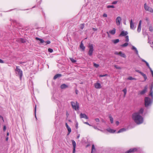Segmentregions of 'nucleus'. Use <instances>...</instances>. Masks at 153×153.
Masks as SVG:
<instances>
[{
  "label": "nucleus",
  "mask_w": 153,
  "mask_h": 153,
  "mask_svg": "<svg viewBox=\"0 0 153 153\" xmlns=\"http://www.w3.org/2000/svg\"><path fill=\"white\" fill-rule=\"evenodd\" d=\"M71 104L74 110L76 111L77 110H78L79 109V104L77 101H76V102L72 101L71 102Z\"/></svg>",
  "instance_id": "3"
},
{
  "label": "nucleus",
  "mask_w": 153,
  "mask_h": 153,
  "mask_svg": "<svg viewBox=\"0 0 153 153\" xmlns=\"http://www.w3.org/2000/svg\"><path fill=\"white\" fill-rule=\"evenodd\" d=\"M126 38V40L125 41L128 42L129 41V38H128V35H127L125 37Z\"/></svg>",
  "instance_id": "35"
},
{
  "label": "nucleus",
  "mask_w": 153,
  "mask_h": 153,
  "mask_svg": "<svg viewBox=\"0 0 153 153\" xmlns=\"http://www.w3.org/2000/svg\"><path fill=\"white\" fill-rule=\"evenodd\" d=\"M149 30L151 32L153 31V27H152V26L151 25L149 26Z\"/></svg>",
  "instance_id": "34"
},
{
  "label": "nucleus",
  "mask_w": 153,
  "mask_h": 153,
  "mask_svg": "<svg viewBox=\"0 0 153 153\" xmlns=\"http://www.w3.org/2000/svg\"><path fill=\"white\" fill-rule=\"evenodd\" d=\"M117 1H114L112 3V4H116L117 3Z\"/></svg>",
  "instance_id": "49"
},
{
  "label": "nucleus",
  "mask_w": 153,
  "mask_h": 153,
  "mask_svg": "<svg viewBox=\"0 0 153 153\" xmlns=\"http://www.w3.org/2000/svg\"><path fill=\"white\" fill-rule=\"evenodd\" d=\"M142 21L141 20H140L139 22V24L138 26L137 29V31L138 32H140L141 31V24Z\"/></svg>",
  "instance_id": "17"
},
{
  "label": "nucleus",
  "mask_w": 153,
  "mask_h": 153,
  "mask_svg": "<svg viewBox=\"0 0 153 153\" xmlns=\"http://www.w3.org/2000/svg\"><path fill=\"white\" fill-rule=\"evenodd\" d=\"M114 67L117 69H121V68L120 67L117 66V65H114Z\"/></svg>",
  "instance_id": "36"
},
{
  "label": "nucleus",
  "mask_w": 153,
  "mask_h": 153,
  "mask_svg": "<svg viewBox=\"0 0 153 153\" xmlns=\"http://www.w3.org/2000/svg\"><path fill=\"white\" fill-rule=\"evenodd\" d=\"M80 117L81 118H84L86 119H88V117L85 114L81 113Z\"/></svg>",
  "instance_id": "15"
},
{
  "label": "nucleus",
  "mask_w": 153,
  "mask_h": 153,
  "mask_svg": "<svg viewBox=\"0 0 153 153\" xmlns=\"http://www.w3.org/2000/svg\"><path fill=\"white\" fill-rule=\"evenodd\" d=\"M95 120L96 122H99L100 121V120L99 118H96Z\"/></svg>",
  "instance_id": "51"
},
{
  "label": "nucleus",
  "mask_w": 153,
  "mask_h": 153,
  "mask_svg": "<svg viewBox=\"0 0 153 153\" xmlns=\"http://www.w3.org/2000/svg\"><path fill=\"white\" fill-rule=\"evenodd\" d=\"M65 126H66V127L67 128H69V127H69V126H68V124H67V123H65Z\"/></svg>",
  "instance_id": "58"
},
{
  "label": "nucleus",
  "mask_w": 153,
  "mask_h": 153,
  "mask_svg": "<svg viewBox=\"0 0 153 153\" xmlns=\"http://www.w3.org/2000/svg\"><path fill=\"white\" fill-rule=\"evenodd\" d=\"M119 42V39H114L112 40V42L114 44H116Z\"/></svg>",
  "instance_id": "31"
},
{
  "label": "nucleus",
  "mask_w": 153,
  "mask_h": 153,
  "mask_svg": "<svg viewBox=\"0 0 153 153\" xmlns=\"http://www.w3.org/2000/svg\"><path fill=\"white\" fill-rule=\"evenodd\" d=\"M85 26V24L83 23L80 24V29L82 30L84 28Z\"/></svg>",
  "instance_id": "33"
},
{
  "label": "nucleus",
  "mask_w": 153,
  "mask_h": 153,
  "mask_svg": "<svg viewBox=\"0 0 153 153\" xmlns=\"http://www.w3.org/2000/svg\"><path fill=\"white\" fill-rule=\"evenodd\" d=\"M94 66L96 68H97L99 66V65L95 63H94Z\"/></svg>",
  "instance_id": "40"
},
{
  "label": "nucleus",
  "mask_w": 153,
  "mask_h": 153,
  "mask_svg": "<svg viewBox=\"0 0 153 153\" xmlns=\"http://www.w3.org/2000/svg\"><path fill=\"white\" fill-rule=\"evenodd\" d=\"M153 82L152 83L151 86L150 87V88H151V89H153Z\"/></svg>",
  "instance_id": "57"
},
{
  "label": "nucleus",
  "mask_w": 153,
  "mask_h": 153,
  "mask_svg": "<svg viewBox=\"0 0 153 153\" xmlns=\"http://www.w3.org/2000/svg\"><path fill=\"white\" fill-rule=\"evenodd\" d=\"M133 77L131 76H130L128 78V79L129 80H132Z\"/></svg>",
  "instance_id": "48"
},
{
  "label": "nucleus",
  "mask_w": 153,
  "mask_h": 153,
  "mask_svg": "<svg viewBox=\"0 0 153 153\" xmlns=\"http://www.w3.org/2000/svg\"><path fill=\"white\" fill-rule=\"evenodd\" d=\"M60 87L62 89H64L68 88V86L65 84H62L61 85Z\"/></svg>",
  "instance_id": "26"
},
{
  "label": "nucleus",
  "mask_w": 153,
  "mask_h": 153,
  "mask_svg": "<svg viewBox=\"0 0 153 153\" xmlns=\"http://www.w3.org/2000/svg\"><path fill=\"white\" fill-rule=\"evenodd\" d=\"M68 131V134H69L71 132V129L70 127H69L67 128Z\"/></svg>",
  "instance_id": "38"
},
{
  "label": "nucleus",
  "mask_w": 153,
  "mask_h": 153,
  "mask_svg": "<svg viewBox=\"0 0 153 153\" xmlns=\"http://www.w3.org/2000/svg\"><path fill=\"white\" fill-rule=\"evenodd\" d=\"M93 127L95 129H97L98 130H99V129H98V128H97V126H93Z\"/></svg>",
  "instance_id": "55"
},
{
  "label": "nucleus",
  "mask_w": 153,
  "mask_h": 153,
  "mask_svg": "<svg viewBox=\"0 0 153 153\" xmlns=\"http://www.w3.org/2000/svg\"><path fill=\"white\" fill-rule=\"evenodd\" d=\"M150 93H153V91L152 90V89H151V88H150Z\"/></svg>",
  "instance_id": "60"
},
{
  "label": "nucleus",
  "mask_w": 153,
  "mask_h": 153,
  "mask_svg": "<svg viewBox=\"0 0 153 153\" xmlns=\"http://www.w3.org/2000/svg\"><path fill=\"white\" fill-rule=\"evenodd\" d=\"M107 75V74H104V75H99V76L100 77H103L106 76Z\"/></svg>",
  "instance_id": "45"
},
{
  "label": "nucleus",
  "mask_w": 153,
  "mask_h": 153,
  "mask_svg": "<svg viewBox=\"0 0 153 153\" xmlns=\"http://www.w3.org/2000/svg\"><path fill=\"white\" fill-rule=\"evenodd\" d=\"M135 71L136 72L140 74L141 75H142L144 79V81H146L147 80V77L145 74H144L142 72L139 70L137 69L135 70Z\"/></svg>",
  "instance_id": "7"
},
{
  "label": "nucleus",
  "mask_w": 153,
  "mask_h": 153,
  "mask_svg": "<svg viewBox=\"0 0 153 153\" xmlns=\"http://www.w3.org/2000/svg\"><path fill=\"white\" fill-rule=\"evenodd\" d=\"M78 123L77 122H76L75 126H76V129H77L78 128Z\"/></svg>",
  "instance_id": "46"
},
{
  "label": "nucleus",
  "mask_w": 153,
  "mask_h": 153,
  "mask_svg": "<svg viewBox=\"0 0 153 153\" xmlns=\"http://www.w3.org/2000/svg\"><path fill=\"white\" fill-rule=\"evenodd\" d=\"M137 149L136 148H131L126 151L125 153H133L137 151Z\"/></svg>",
  "instance_id": "8"
},
{
  "label": "nucleus",
  "mask_w": 153,
  "mask_h": 153,
  "mask_svg": "<svg viewBox=\"0 0 153 153\" xmlns=\"http://www.w3.org/2000/svg\"><path fill=\"white\" fill-rule=\"evenodd\" d=\"M103 16L104 17H106L107 16V15L106 14L104 13L103 15Z\"/></svg>",
  "instance_id": "53"
},
{
  "label": "nucleus",
  "mask_w": 153,
  "mask_h": 153,
  "mask_svg": "<svg viewBox=\"0 0 153 153\" xmlns=\"http://www.w3.org/2000/svg\"><path fill=\"white\" fill-rule=\"evenodd\" d=\"M107 130L109 132L111 133H114L116 131L115 130H114L113 129H111V128L108 129Z\"/></svg>",
  "instance_id": "27"
},
{
  "label": "nucleus",
  "mask_w": 153,
  "mask_h": 153,
  "mask_svg": "<svg viewBox=\"0 0 153 153\" xmlns=\"http://www.w3.org/2000/svg\"><path fill=\"white\" fill-rule=\"evenodd\" d=\"M128 34V32L127 31H123L119 35V36H127Z\"/></svg>",
  "instance_id": "13"
},
{
  "label": "nucleus",
  "mask_w": 153,
  "mask_h": 153,
  "mask_svg": "<svg viewBox=\"0 0 153 153\" xmlns=\"http://www.w3.org/2000/svg\"><path fill=\"white\" fill-rule=\"evenodd\" d=\"M6 127L5 126H4L3 127V131H6Z\"/></svg>",
  "instance_id": "50"
},
{
  "label": "nucleus",
  "mask_w": 153,
  "mask_h": 153,
  "mask_svg": "<svg viewBox=\"0 0 153 153\" xmlns=\"http://www.w3.org/2000/svg\"><path fill=\"white\" fill-rule=\"evenodd\" d=\"M45 43H46V42L44 41V43H43L42 44H43V45H45Z\"/></svg>",
  "instance_id": "63"
},
{
  "label": "nucleus",
  "mask_w": 153,
  "mask_h": 153,
  "mask_svg": "<svg viewBox=\"0 0 153 153\" xmlns=\"http://www.w3.org/2000/svg\"><path fill=\"white\" fill-rule=\"evenodd\" d=\"M78 91L77 90H76V91H75V92H76V94H78Z\"/></svg>",
  "instance_id": "64"
},
{
  "label": "nucleus",
  "mask_w": 153,
  "mask_h": 153,
  "mask_svg": "<svg viewBox=\"0 0 153 153\" xmlns=\"http://www.w3.org/2000/svg\"><path fill=\"white\" fill-rule=\"evenodd\" d=\"M128 45L127 42L125 43L124 44L120 45V46L122 47H125L128 46Z\"/></svg>",
  "instance_id": "32"
},
{
  "label": "nucleus",
  "mask_w": 153,
  "mask_h": 153,
  "mask_svg": "<svg viewBox=\"0 0 153 153\" xmlns=\"http://www.w3.org/2000/svg\"><path fill=\"white\" fill-rule=\"evenodd\" d=\"M62 75L61 74H58L55 75L53 77V79H56L58 77H60L62 76Z\"/></svg>",
  "instance_id": "25"
},
{
  "label": "nucleus",
  "mask_w": 153,
  "mask_h": 153,
  "mask_svg": "<svg viewBox=\"0 0 153 153\" xmlns=\"http://www.w3.org/2000/svg\"><path fill=\"white\" fill-rule=\"evenodd\" d=\"M144 8L146 11L152 13L153 12V9L152 8L147 6L146 3H145L144 4Z\"/></svg>",
  "instance_id": "6"
},
{
  "label": "nucleus",
  "mask_w": 153,
  "mask_h": 153,
  "mask_svg": "<svg viewBox=\"0 0 153 153\" xmlns=\"http://www.w3.org/2000/svg\"><path fill=\"white\" fill-rule=\"evenodd\" d=\"M88 48H89V50L88 52V54L90 56H91L94 50L93 44H89L88 45Z\"/></svg>",
  "instance_id": "5"
},
{
  "label": "nucleus",
  "mask_w": 153,
  "mask_h": 153,
  "mask_svg": "<svg viewBox=\"0 0 153 153\" xmlns=\"http://www.w3.org/2000/svg\"><path fill=\"white\" fill-rule=\"evenodd\" d=\"M84 123L87 124V125H88L90 126H91V125H90L88 122H84Z\"/></svg>",
  "instance_id": "52"
},
{
  "label": "nucleus",
  "mask_w": 153,
  "mask_h": 153,
  "mask_svg": "<svg viewBox=\"0 0 153 153\" xmlns=\"http://www.w3.org/2000/svg\"><path fill=\"white\" fill-rule=\"evenodd\" d=\"M132 49L135 51L136 54L137 55L138 57L140 59L141 58L138 54V51L137 49L134 46H132Z\"/></svg>",
  "instance_id": "16"
},
{
  "label": "nucleus",
  "mask_w": 153,
  "mask_h": 153,
  "mask_svg": "<svg viewBox=\"0 0 153 153\" xmlns=\"http://www.w3.org/2000/svg\"><path fill=\"white\" fill-rule=\"evenodd\" d=\"M96 151L95 149V148L94 145V144H92V150L91 153H93Z\"/></svg>",
  "instance_id": "30"
},
{
  "label": "nucleus",
  "mask_w": 153,
  "mask_h": 153,
  "mask_svg": "<svg viewBox=\"0 0 153 153\" xmlns=\"http://www.w3.org/2000/svg\"><path fill=\"white\" fill-rule=\"evenodd\" d=\"M122 19L120 17H117L116 19V22L117 25L119 26L120 25Z\"/></svg>",
  "instance_id": "10"
},
{
  "label": "nucleus",
  "mask_w": 153,
  "mask_h": 153,
  "mask_svg": "<svg viewBox=\"0 0 153 153\" xmlns=\"http://www.w3.org/2000/svg\"><path fill=\"white\" fill-rule=\"evenodd\" d=\"M8 137L7 136V137H6V141H8Z\"/></svg>",
  "instance_id": "62"
},
{
  "label": "nucleus",
  "mask_w": 153,
  "mask_h": 153,
  "mask_svg": "<svg viewBox=\"0 0 153 153\" xmlns=\"http://www.w3.org/2000/svg\"><path fill=\"white\" fill-rule=\"evenodd\" d=\"M18 41L21 43H25L26 42V39L24 38H20L19 39Z\"/></svg>",
  "instance_id": "19"
},
{
  "label": "nucleus",
  "mask_w": 153,
  "mask_h": 153,
  "mask_svg": "<svg viewBox=\"0 0 153 153\" xmlns=\"http://www.w3.org/2000/svg\"><path fill=\"white\" fill-rule=\"evenodd\" d=\"M109 32L111 34L114 35L116 33V29L115 28H114L112 30H109Z\"/></svg>",
  "instance_id": "21"
},
{
  "label": "nucleus",
  "mask_w": 153,
  "mask_h": 153,
  "mask_svg": "<svg viewBox=\"0 0 153 153\" xmlns=\"http://www.w3.org/2000/svg\"><path fill=\"white\" fill-rule=\"evenodd\" d=\"M126 130V129L125 128H123L120 129L117 132V133H120L124 131H125Z\"/></svg>",
  "instance_id": "24"
},
{
  "label": "nucleus",
  "mask_w": 153,
  "mask_h": 153,
  "mask_svg": "<svg viewBox=\"0 0 153 153\" xmlns=\"http://www.w3.org/2000/svg\"><path fill=\"white\" fill-rule=\"evenodd\" d=\"M114 54L115 55H119L123 57H126V56L125 53H123L122 51H120L119 53L117 51L115 52L114 53Z\"/></svg>",
  "instance_id": "9"
},
{
  "label": "nucleus",
  "mask_w": 153,
  "mask_h": 153,
  "mask_svg": "<svg viewBox=\"0 0 153 153\" xmlns=\"http://www.w3.org/2000/svg\"><path fill=\"white\" fill-rule=\"evenodd\" d=\"M4 63V61L1 59H0V63Z\"/></svg>",
  "instance_id": "56"
},
{
  "label": "nucleus",
  "mask_w": 153,
  "mask_h": 153,
  "mask_svg": "<svg viewBox=\"0 0 153 153\" xmlns=\"http://www.w3.org/2000/svg\"><path fill=\"white\" fill-rule=\"evenodd\" d=\"M94 86L97 89H100L101 88V84L99 83H95L94 84Z\"/></svg>",
  "instance_id": "18"
},
{
  "label": "nucleus",
  "mask_w": 153,
  "mask_h": 153,
  "mask_svg": "<svg viewBox=\"0 0 153 153\" xmlns=\"http://www.w3.org/2000/svg\"><path fill=\"white\" fill-rule=\"evenodd\" d=\"M132 118L135 122L138 125L142 123L143 121V117L137 113H134L132 114Z\"/></svg>",
  "instance_id": "1"
},
{
  "label": "nucleus",
  "mask_w": 153,
  "mask_h": 153,
  "mask_svg": "<svg viewBox=\"0 0 153 153\" xmlns=\"http://www.w3.org/2000/svg\"><path fill=\"white\" fill-rule=\"evenodd\" d=\"M92 30L94 31H96L97 30V28H95L93 27L92 28Z\"/></svg>",
  "instance_id": "54"
},
{
  "label": "nucleus",
  "mask_w": 153,
  "mask_h": 153,
  "mask_svg": "<svg viewBox=\"0 0 153 153\" xmlns=\"http://www.w3.org/2000/svg\"><path fill=\"white\" fill-rule=\"evenodd\" d=\"M36 40H39L40 42L39 43L40 44L44 43V41L42 39L36 37Z\"/></svg>",
  "instance_id": "23"
},
{
  "label": "nucleus",
  "mask_w": 153,
  "mask_h": 153,
  "mask_svg": "<svg viewBox=\"0 0 153 153\" xmlns=\"http://www.w3.org/2000/svg\"><path fill=\"white\" fill-rule=\"evenodd\" d=\"M147 86H145L144 88V89L143 90L140 91L139 92V93L138 94H140L141 95H143L147 91Z\"/></svg>",
  "instance_id": "11"
},
{
  "label": "nucleus",
  "mask_w": 153,
  "mask_h": 153,
  "mask_svg": "<svg viewBox=\"0 0 153 153\" xmlns=\"http://www.w3.org/2000/svg\"><path fill=\"white\" fill-rule=\"evenodd\" d=\"M140 59L141 60V61L143 62H144L146 63V66L148 67V68L150 69H151V68H150V67L149 66V65L148 63L146 62V61H145V60L143 59L140 58Z\"/></svg>",
  "instance_id": "20"
},
{
  "label": "nucleus",
  "mask_w": 153,
  "mask_h": 153,
  "mask_svg": "<svg viewBox=\"0 0 153 153\" xmlns=\"http://www.w3.org/2000/svg\"><path fill=\"white\" fill-rule=\"evenodd\" d=\"M116 125H117V126H118L119 125V122L118 121H117L116 122Z\"/></svg>",
  "instance_id": "59"
},
{
  "label": "nucleus",
  "mask_w": 153,
  "mask_h": 153,
  "mask_svg": "<svg viewBox=\"0 0 153 153\" xmlns=\"http://www.w3.org/2000/svg\"><path fill=\"white\" fill-rule=\"evenodd\" d=\"M109 117L110 118V121L111 123H113V119L111 117V115H109Z\"/></svg>",
  "instance_id": "29"
},
{
  "label": "nucleus",
  "mask_w": 153,
  "mask_h": 153,
  "mask_svg": "<svg viewBox=\"0 0 153 153\" xmlns=\"http://www.w3.org/2000/svg\"><path fill=\"white\" fill-rule=\"evenodd\" d=\"M19 68V66H16L15 71L16 74L19 75L21 79L23 75L22 71Z\"/></svg>",
  "instance_id": "4"
},
{
  "label": "nucleus",
  "mask_w": 153,
  "mask_h": 153,
  "mask_svg": "<svg viewBox=\"0 0 153 153\" xmlns=\"http://www.w3.org/2000/svg\"><path fill=\"white\" fill-rule=\"evenodd\" d=\"M153 101V99L148 97H146L144 99L145 106L146 108H148L149 107L151 106L152 103Z\"/></svg>",
  "instance_id": "2"
},
{
  "label": "nucleus",
  "mask_w": 153,
  "mask_h": 153,
  "mask_svg": "<svg viewBox=\"0 0 153 153\" xmlns=\"http://www.w3.org/2000/svg\"><path fill=\"white\" fill-rule=\"evenodd\" d=\"M71 141L73 147L72 153H75L76 151V143L75 141L73 140H72Z\"/></svg>",
  "instance_id": "12"
},
{
  "label": "nucleus",
  "mask_w": 153,
  "mask_h": 153,
  "mask_svg": "<svg viewBox=\"0 0 153 153\" xmlns=\"http://www.w3.org/2000/svg\"><path fill=\"white\" fill-rule=\"evenodd\" d=\"M48 51L50 53H52L53 52V50L51 48H49L48 49Z\"/></svg>",
  "instance_id": "37"
},
{
  "label": "nucleus",
  "mask_w": 153,
  "mask_h": 153,
  "mask_svg": "<svg viewBox=\"0 0 153 153\" xmlns=\"http://www.w3.org/2000/svg\"><path fill=\"white\" fill-rule=\"evenodd\" d=\"M70 60L73 63H74L76 62V60L75 59H74L73 58H70Z\"/></svg>",
  "instance_id": "41"
},
{
  "label": "nucleus",
  "mask_w": 153,
  "mask_h": 153,
  "mask_svg": "<svg viewBox=\"0 0 153 153\" xmlns=\"http://www.w3.org/2000/svg\"><path fill=\"white\" fill-rule=\"evenodd\" d=\"M46 42V43H45V45H47L49 44H50L51 42L49 40H47Z\"/></svg>",
  "instance_id": "44"
},
{
  "label": "nucleus",
  "mask_w": 153,
  "mask_h": 153,
  "mask_svg": "<svg viewBox=\"0 0 153 153\" xmlns=\"http://www.w3.org/2000/svg\"><path fill=\"white\" fill-rule=\"evenodd\" d=\"M36 105H35V108H34V112H35V117H36V119H37V117H36Z\"/></svg>",
  "instance_id": "43"
},
{
  "label": "nucleus",
  "mask_w": 153,
  "mask_h": 153,
  "mask_svg": "<svg viewBox=\"0 0 153 153\" xmlns=\"http://www.w3.org/2000/svg\"><path fill=\"white\" fill-rule=\"evenodd\" d=\"M130 27L131 29L134 30L136 28L134 27V24L132 22V19H131L130 21Z\"/></svg>",
  "instance_id": "14"
},
{
  "label": "nucleus",
  "mask_w": 153,
  "mask_h": 153,
  "mask_svg": "<svg viewBox=\"0 0 153 153\" xmlns=\"http://www.w3.org/2000/svg\"><path fill=\"white\" fill-rule=\"evenodd\" d=\"M80 47V48L82 50V51H84L85 48V47L84 46L83 44L82 43V42H81Z\"/></svg>",
  "instance_id": "28"
},
{
  "label": "nucleus",
  "mask_w": 153,
  "mask_h": 153,
  "mask_svg": "<svg viewBox=\"0 0 153 153\" xmlns=\"http://www.w3.org/2000/svg\"><path fill=\"white\" fill-rule=\"evenodd\" d=\"M144 111V109L143 108H141L138 112H135V113H137L139 114L140 115V114H143Z\"/></svg>",
  "instance_id": "22"
},
{
  "label": "nucleus",
  "mask_w": 153,
  "mask_h": 153,
  "mask_svg": "<svg viewBox=\"0 0 153 153\" xmlns=\"http://www.w3.org/2000/svg\"><path fill=\"white\" fill-rule=\"evenodd\" d=\"M123 91L124 92V93H126L127 92V90L126 88H124L123 90Z\"/></svg>",
  "instance_id": "47"
},
{
  "label": "nucleus",
  "mask_w": 153,
  "mask_h": 153,
  "mask_svg": "<svg viewBox=\"0 0 153 153\" xmlns=\"http://www.w3.org/2000/svg\"><path fill=\"white\" fill-rule=\"evenodd\" d=\"M146 21L147 22H149V19L148 18H146Z\"/></svg>",
  "instance_id": "61"
},
{
  "label": "nucleus",
  "mask_w": 153,
  "mask_h": 153,
  "mask_svg": "<svg viewBox=\"0 0 153 153\" xmlns=\"http://www.w3.org/2000/svg\"><path fill=\"white\" fill-rule=\"evenodd\" d=\"M149 95L151 96V99L153 100V93H150Z\"/></svg>",
  "instance_id": "42"
},
{
  "label": "nucleus",
  "mask_w": 153,
  "mask_h": 153,
  "mask_svg": "<svg viewBox=\"0 0 153 153\" xmlns=\"http://www.w3.org/2000/svg\"><path fill=\"white\" fill-rule=\"evenodd\" d=\"M107 8H114V6L113 5H108L107 6Z\"/></svg>",
  "instance_id": "39"
}]
</instances>
